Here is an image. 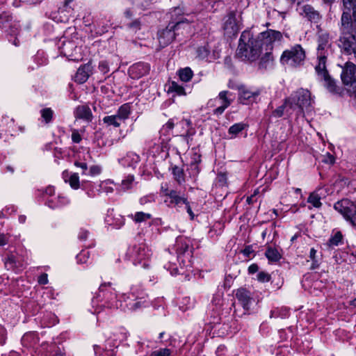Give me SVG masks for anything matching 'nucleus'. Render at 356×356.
I'll list each match as a JSON object with an SVG mask.
<instances>
[{"instance_id": "f257e3e1", "label": "nucleus", "mask_w": 356, "mask_h": 356, "mask_svg": "<svg viewBox=\"0 0 356 356\" xmlns=\"http://www.w3.org/2000/svg\"><path fill=\"white\" fill-rule=\"evenodd\" d=\"M282 39L278 31L268 29L254 38L250 31H244L240 37L237 55L245 60L254 61L258 59L264 49L273 50V43Z\"/></svg>"}, {"instance_id": "f03ea898", "label": "nucleus", "mask_w": 356, "mask_h": 356, "mask_svg": "<svg viewBox=\"0 0 356 356\" xmlns=\"http://www.w3.org/2000/svg\"><path fill=\"white\" fill-rule=\"evenodd\" d=\"M317 42L316 56L318 64L315 67L316 72L318 79L324 82L323 85L329 92L339 93V88L337 86L334 80L330 76L326 70V60L331 47L329 34L327 33H319Z\"/></svg>"}, {"instance_id": "7ed1b4c3", "label": "nucleus", "mask_w": 356, "mask_h": 356, "mask_svg": "<svg viewBox=\"0 0 356 356\" xmlns=\"http://www.w3.org/2000/svg\"><path fill=\"white\" fill-rule=\"evenodd\" d=\"M313 103L311 92L304 88L298 89L286 98V104L289 106L288 111L293 112L298 117L304 116L305 113L311 112Z\"/></svg>"}, {"instance_id": "20e7f679", "label": "nucleus", "mask_w": 356, "mask_h": 356, "mask_svg": "<svg viewBox=\"0 0 356 356\" xmlns=\"http://www.w3.org/2000/svg\"><path fill=\"white\" fill-rule=\"evenodd\" d=\"M116 291L111 287V283H104L99 286V294L92 299V307H95V313H100L102 307L111 309L122 307V303L117 300Z\"/></svg>"}, {"instance_id": "39448f33", "label": "nucleus", "mask_w": 356, "mask_h": 356, "mask_svg": "<svg viewBox=\"0 0 356 356\" xmlns=\"http://www.w3.org/2000/svg\"><path fill=\"white\" fill-rule=\"evenodd\" d=\"M341 28L339 47L346 54L350 55L356 51V31L349 29L347 17L341 19Z\"/></svg>"}, {"instance_id": "423d86ee", "label": "nucleus", "mask_w": 356, "mask_h": 356, "mask_svg": "<svg viewBox=\"0 0 356 356\" xmlns=\"http://www.w3.org/2000/svg\"><path fill=\"white\" fill-rule=\"evenodd\" d=\"M127 255L134 265L140 266L146 268L149 266V259L152 256V250L145 243H141L130 247Z\"/></svg>"}, {"instance_id": "0eeeda50", "label": "nucleus", "mask_w": 356, "mask_h": 356, "mask_svg": "<svg viewBox=\"0 0 356 356\" xmlns=\"http://www.w3.org/2000/svg\"><path fill=\"white\" fill-rule=\"evenodd\" d=\"M191 26L186 19H181L176 22L175 24H169V25L163 30L159 31L158 40L161 47H165L170 44L175 39L176 31L181 29L191 30Z\"/></svg>"}, {"instance_id": "6e6552de", "label": "nucleus", "mask_w": 356, "mask_h": 356, "mask_svg": "<svg viewBox=\"0 0 356 356\" xmlns=\"http://www.w3.org/2000/svg\"><path fill=\"white\" fill-rule=\"evenodd\" d=\"M305 52L300 44H296L283 51L280 63L284 65L296 67L302 64Z\"/></svg>"}, {"instance_id": "1a4fd4ad", "label": "nucleus", "mask_w": 356, "mask_h": 356, "mask_svg": "<svg viewBox=\"0 0 356 356\" xmlns=\"http://www.w3.org/2000/svg\"><path fill=\"white\" fill-rule=\"evenodd\" d=\"M334 208L356 229V204L348 199L337 202Z\"/></svg>"}, {"instance_id": "9d476101", "label": "nucleus", "mask_w": 356, "mask_h": 356, "mask_svg": "<svg viewBox=\"0 0 356 356\" xmlns=\"http://www.w3.org/2000/svg\"><path fill=\"white\" fill-rule=\"evenodd\" d=\"M341 78L346 90L352 93H356V65L347 62L342 70Z\"/></svg>"}, {"instance_id": "9b49d317", "label": "nucleus", "mask_w": 356, "mask_h": 356, "mask_svg": "<svg viewBox=\"0 0 356 356\" xmlns=\"http://www.w3.org/2000/svg\"><path fill=\"white\" fill-rule=\"evenodd\" d=\"M129 296L124 295V300L127 302L126 307L129 310L136 311L145 305L144 293L143 291H138L135 287H132Z\"/></svg>"}, {"instance_id": "f8f14e48", "label": "nucleus", "mask_w": 356, "mask_h": 356, "mask_svg": "<svg viewBox=\"0 0 356 356\" xmlns=\"http://www.w3.org/2000/svg\"><path fill=\"white\" fill-rule=\"evenodd\" d=\"M223 29L228 37L235 36L241 29V22L234 11H231L225 17Z\"/></svg>"}, {"instance_id": "ddd939ff", "label": "nucleus", "mask_w": 356, "mask_h": 356, "mask_svg": "<svg viewBox=\"0 0 356 356\" xmlns=\"http://www.w3.org/2000/svg\"><path fill=\"white\" fill-rule=\"evenodd\" d=\"M161 192L163 194V202L168 207H174L182 204H186V199L181 196L175 190H170L162 186Z\"/></svg>"}, {"instance_id": "4468645a", "label": "nucleus", "mask_w": 356, "mask_h": 356, "mask_svg": "<svg viewBox=\"0 0 356 356\" xmlns=\"http://www.w3.org/2000/svg\"><path fill=\"white\" fill-rule=\"evenodd\" d=\"M230 96L231 93L227 90L221 91L218 94L216 101H218L220 105L214 109V115H220L222 114L225 110L229 106L232 102V99L230 98Z\"/></svg>"}, {"instance_id": "2eb2a0df", "label": "nucleus", "mask_w": 356, "mask_h": 356, "mask_svg": "<svg viewBox=\"0 0 356 356\" xmlns=\"http://www.w3.org/2000/svg\"><path fill=\"white\" fill-rule=\"evenodd\" d=\"M149 70L150 66L149 64L137 63L129 68V72L133 78L136 79L147 74Z\"/></svg>"}, {"instance_id": "dca6fc26", "label": "nucleus", "mask_w": 356, "mask_h": 356, "mask_svg": "<svg viewBox=\"0 0 356 356\" xmlns=\"http://www.w3.org/2000/svg\"><path fill=\"white\" fill-rule=\"evenodd\" d=\"M236 297L244 309L248 310L252 302L250 292L245 289H239L236 293Z\"/></svg>"}, {"instance_id": "f3484780", "label": "nucleus", "mask_w": 356, "mask_h": 356, "mask_svg": "<svg viewBox=\"0 0 356 356\" xmlns=\"http://www.w3.org/2000/svg\"><path fill=\"white\" fill-rule=\"evenodd\" d=\"M92 72V67L90 64L80 67L74 76V81L79 83H85Z\"/></svg>"}, {"instance_id": "a211bd4d", "label": "nucleus", "mask_w": 356, "mask_h": 356, "mask_svg": "<svg viewBox=\"0 0 356 356\" xmlns=\"http://www.w3.org/2000/svg\"><path fill=\"white\" fill-rule=\"evenodd\" d=\"M260 92L258 90L251 91L249 90H243L240 93V101L243 104H248L254 102Z\"/></svg>"}, {"instance_id": "6ab92c4d", "label": "nucleus", "mask_w": 356, "mask_h": 356, "mask_svg": "<svg viewBox=\"0 0 356 356\" xmlns=\"http://www.w3.org/2000/svg\"><path fill=\"white\" fill-rule=\"evenodd\" d=\"M69 202L70 201L66 197L58 195L56 197L49 199L46 204L49 208L55 209L67 205Z\"/></svg>"}, {"instance_id": "aec40b11", "label": "nucleus", "mask_w": 356, "mask_h": 356, "mask_svg": "<svg viewBox=\"0 0 356 356\" xmlns=\"http://www.w3.org/2000/svg\"><path fill=\"white\" fill-rule=\"evenodd\" d=\"M74 116L76 118L90 121L92 115L90 108L88 106L81 105L79 106L76 108L74 111Z\"/></svg>"}, {"instance_id": "412c9836", "label": "nucleus", "mask_w": 356, "mask_h": 356, "mask_svg": "<svg viewBox=\"0 0 356 356\" xmlns=\"http://www.w3.org/2000/svg\"><path fill=\"white\" fill-rule=\"evenodd\" d=\"M264 54L261 58L259 63V67L261 69H267L273 65L274 57L272 54V50L264 49Z\"/></svg>"}, {"instance_id": "4be33fe9", "label": "nucleus", "mask_w": 356, "mask_h": 356, "mask_svg": "<svg viewBox=\"0 0 356 356\" xmlns=\"http://www.w3.org/2000/svg\"><path fill=\"white\" fill-rule=\"evenodd\" d=\"M322 189L318 188L314 192L312 193L308 199L307 202L311 204L315 208H320L322 205L321 200L323 196Z\"/></svg>"}, {"instance_id": "5701e85b", "label": "nucleus", "mask_w": 356, "mask_h": 356, "mask_svg": "<svg viewBox=\"0 0 356 356\" xmlns=\"http://www.w3.org/2000/svg\"><path fill=\"white\" fill-rule=\"evenodd\" d=\"M302 12L305 17L311 22H318L320 19L319 13L310 5H305L302 7Z\"/></svg>"}, {"instance_id": "b1692460", "label": "nucleus", "mask_w": 356, "mask_h": 356, "mask_svg": "<svg viewBox=\"0 0 356 356\" xmlns=\"http://www.w3.org/2000/svg\"><path fill=\"white\" fill-rule=\"evenodd\" d=\"M140 161V156L134 153V152H129L126 156L122 158L120 162L123 165H127V166H134L135 164L138 163Z\"/></svg>"}, {"instance_id": "393cba45", "label": "nucleus", "mask_w": 356, "mask_h": 356, "mask_svg": "<svg viewBox=\"0 0 356 356\" xmlns=\"http://www.w3.org/2000/svg\"><path fill=\"white\" fill-rule=\"evenodd\" d=\"M265 256L270 262H277L282 258V254L280 252L275 248L268 247L266 252Z\"/></svg>"}, {"instance_id": "a878e982", "label": "nucleus", "mask_w": 356, "mask_h": 356, "mask_svg": "<svg viewBox=\"0 0 356 356\" xmlns=\"http://www.w3.org/2000/svg\"><path fill=\"white\" fill-rule=\"evenodd\" d=\"M4 264L8 270L18 271L20 270L19 264H17L16 258L14 255H8L5 258Z\"/></svg>"}, {"instance_id": "bb28decb", "label": "nucleus", "mask_w": 356, "mask_h": 356, "mask_svg": "<svg viewBox=\"0 0 356 356\" xmlns=\"http://www.w3.org/2000/svg\"><path fill=\"white\" fill-rule=\"evenodd\" d=\"M288 108H289V106L286 104V99H285L284 104H282V106L277 107L275 110H274L273 111L272 115L273 117L280 118L284 115V112L289 115H291L294 114L293 112L289 111Z\"/></svg>"}, {"instance_id": "cd10ccee", "label": "nucleus", "mask_w": 356, "mask_h": 356, "mask_svg": "<svg viewBox=\"0 0 356 356\" xmlns=\"http://www.w3.org/2000/svg\"><path fill=\"white\" fill-rule=\"evenodd\" d=\"M129 114H130V106L127 104H124L123 105H122L116 115L119 118V119L121 120V121H124V120L127 119L129 116Z\"/></svg>"}, {"instance_id": "c85d7f7f", "label": "nucleus", "mask_w": 356, "mask_h": 356, "mask_svg": "<svg viewBox=\"0 0 356 356\" xmlns=\"http://www.w3.org/2000/svg\"><path fill=\"white\" fill-rule=\"evenodd\" d=\"M102 120L108 126H113L114 127H119L122 122L116 114L105 116Z\"/></svg>"}, {"instance_id": "c756f323", "label": "nucleus", "mask_w": 356, "mask_h": 356, "mask_svg": "<svg viewBox=\"0 0 356 356\" xmlns=\"http://www.w3.org/2000/svg\"><path fill=\"white\" fill-rule=\"evenodd\" d=\"M245 127V124L244 123H236L231 126L228 130L229 135L231 136V138H235L240 132H241Z\"/></svg>"}, {"instance_id": "7c9ffc66", "label": "nucleus", "mask_w": 356, "mask_h": 356, "mask_svg": "<svg viewBox=\"0 0 356 356\" xmlns=\"http://www.w3.org/2000/svg\"><path fill=\"white\" fill-rule=\"evenodd\" d=\"M342 234L340 232H337V233H335L334 236H332L330 238V239L327 242V245L330 248L337 246L342 242Z\"/></svg>"}, {"instance_id": "2f4dec72", "label": "nucleus", "mask_w": 356, "mask_h": 356, "mask_svg": "<svg viewBox=\"0 0 356 356\" xmlns=\"http://www.w3.org/2000/svg\"><path fill=\"white\" fill-rule=\"evenodd\" d=\"M168 92H175L177 95H186L185 90L184 87L179 84H178L175 81H172L168 87Z\"/></svg>"}, {"instance_id": "473e14b6", "label": "nucleus", "mask_w": 356, "mask_h": 356, "mask_svg": "<svg viewBox=\"0 0 356 356\" xmlns=\"http://www.w3.org/2000/svg\"><path fill=\"white\" fill-rule=\"evenodd\" d=\"M130 216L136 222H145L152 218L150 213L142 211L136 212L135 214H131Z\"/></svg>"}, {"instance_id": "72a5a7b5", "label": "nucleus", "mask_w": 356, "mask_h": 356, "mask_svg": "<svg viewBox=\"0 0 356 356\" xmlns=\"http://www.w3.org/2000/svg\"><path fill=\"white\" fill-rule=\"evenodd\" d=\"M193 71L189 67H185L179 71V79L184 82L189 81L193 76Z\"/></svg>"}, {"instance_id": "f704fd0d", "label": "nucleus", "mask_w": 356, "mask_h": 356, "mask_svg": "<svg viewBox=\"0 0 356 356\" xmlns=\"http://www.w3.org/2000/svg\"><path fill=\"white\" fill-rule=\"evenodd\" d=\"M73 1L74 0H65L63 6L62 7L59 8V9H58L59 13H67V15H65L66 19H67L69 16H71L73 13L74 9L70 6V3Z\"/></svg>"}, {"instance_id": "c9c22d12", "label": "nucleus", "mask_w": 356, "mask_h": 356, "mask_svg": "<svg viewBox=\"0 0 356 356\" xmlns=\"http://www.w3.org/2000/svg\"><path fill=\"white\" fill-rule=\"evenodd\" d=\"M40 114L44 122L48 124L52 120L54 111L50 108H45L40 111Z\"/></svg>"}, {"instance_id": "e433bc0d", "label": "nucleus", "mask_w": 356, "mask_h": 356, "mask_svg": "<svg viewBox=\"0 0 356 356\" xmlns=\"http://www.w3.org/2000/svg\"><path fill=\"white\" fill-rule=\"evenodd\" d=\"M95 353L97 356H115V354L113 350H104L100 346L95 345L94 346Z\"/></svg>"}, {"instance_id": "4c0bfd02", "label": "nucleus", "mask_w": 356, "mask_h": 356, "mask_svg": "<svg viewBox=\"0 0 356 356\" xmlns=\"http://www.w3.org/2000/svg\"><path fill=\"white\" fill-rule=\"evenodd\" d=\"M11 20L12 17L9 14L6 13L0 14V29H6L10 26Z\"/></svg>"}, {"instance_id": "58836bf2", "label": "nucleus", "mask_w": 356, "mask_h": 356, "mask_svg": "<svg viewBox=\"0 0 356 356\" xmlns=\"http://www.w3.org/2000/svg\"><path fill=\"white\" fill-rule=\"evenodd\" d=\"M317 251L314 248H311L309 251V259L312 260V265L310 269L314 270L318 268L319 266V261L316 258Z\"/></svg>"}, {"instance_id": "ea45409f", "label": "nucleus", "mask_w": 356, "mask_h": 356, "mask_svg": "<svg viewBox=\"0 0 356 356\" xmlns=\"http://www.w3.org/2000/svg\"><path fill=\"white\" fill-rule=\"evenodd\" d=\"M134 180V177L133 175H128L126 177V179H124L122 181V183L120 185V190L122 191L123 192H124L127 190L129 189L131 187Z\"/></svg>"}, {"instance_id": "a19ab883", "label": "nucleus", "mask_w": 356, "mask_h": 356, "mask_svg": "<svg viewBox=\"0 0 356 356\" xmlns=\"http://www.w3.org/2000/svg\"><path fill=\"white\" fill-rule=\"evenodd\" d=\"M172 174L175 177V179L179 184L184 181V171L181 168L177 166L174 167L172 168Z\"/></svg>"}, {"instance_id": "79ce46f5", "label": "nucleus", "mask_w": 356, "mask_h": 356, "mask_svg": "<svg viewBox=\"0 0 356 356\" xmlns=\"http://www.w3.org/2000/svg\"><path fill=\"white\" fill-rule=\"evenodd\" d=\"M209 55V48L208 45H204L197 49V56L200 59L208 58Z\"/></svg>"}, {"instance_id": "37998d69", "label": "nucleus", "mask_w": 356, "mask_h": 356, "mask_svg": "<svg viewBox=\"0 0 356 356\" xmlns=\"http://www.w3.org/2000/svg\"><path fill=\"white\" fill-rule=\"evenodd\" d=\"M65 181H68L70 186L74 189H77L79 188V177L77 173L71 174L69 179H65Z\"/></svg>"}, {"instance_id": "c03bdc74", "label": "nucleus", "mask_w": 356, "mask_h": 356, "mask_svg": "<svg viewBox=\"0 0 356 356\" xmlns=\"http://www.w3.org/2000/svg\"><path fill=\"white\" fill-rule=\"evenodd\" d=\"M344 16L348 18L349 29L356 31V15L353 16V19H352L350 13L347 11H343L341 19H343Z\"/></svg>"}, {"instance_id": "a18cd8bd", "label": "nucleus", "mask_w": 356, "mask_h": 356, "mask_svg": "<svg viewBox=\"0 0 356 356\" xmlns=\"http://www.w3.org/2000/svg\"><path fill=\"white\" fill-rule=\"evenodd\" d=\"M42 356H65L58 347L52 346Z\"/></svg>"}, {"instance_id": "49530a36", "label": "nucleus", "mask_w": 356, "mask_h": 356, "mask_svg": "<svg viewBox=\"0 0 356 356\" xmlns=\"http://www.w3.org/2000/svg\"><path fill=\"white\" fill-rule=\"evenodd\" d=\"M113 182L111 180H106L100 184V188L103 192H105L106 193H111L113 192Z\"/></svg>"}, {"instance_id": "de8ad7c7", "label": "nucleus", "mask_w": 356, "mask_h": 356, "mask_svg": "<svg viewBox=\"0 0 356 356\" xmlns=\"http://www.w3.org/2000/svg\"><path fill=\"white\" fill-rule=\"evenodd\" d=\"M109 225L112 226L113 228L120 229L124 225V219L122 216L118 215L114 218L113 222H110Z\"/></svg>"}, {"instance_id": "09e8293b", "label": "nucleus", "mask_w": 356, "mask_h": 356, "mask_svg": "<svg viewBox=\"0 0 356 356\" xmlns=\"http://www.w3.org/2000/svg\"><path fill=\"white\" fill-rule=\"evenodd\" d=\"M74 45L71 42H63V47L60 48L61 53L65 56H71L72 54L70 50L74 48Z\"/></svg>"}, {"instance_id": "8fccbe9b", "label": "nucleus", "mask_w": 356, "mask_h": 356, "mask_svg": "<svg viewBox=\"0 0 356 356\" xmlns=\"http://www.w3.org/2000/svg\"><path fill=\"white\" fill-rule=\"evenodd\" d=\"M171 351L168 348H161L152 353L150 356H170Z\"/></svg>"}, {"instance_id": "3c124183", "label": "nucleus", "mask_w": 356, "mask_h": 356, "mask_svg": "<svg viewBox=\"0 0 356 356\" xmlns=\"http://www.w3.org/2000/svg\"><path fill=\"white\" fill-rule=\"evenodd\" d=\"M154 201H155L154 195H152V194H149V195H145V196L142 197L140 199L139 202H140V204L145 205V204H147L148 203L153 202Z\"/></svg>"}, {"instance_id": "603ef678", "label": "nucleus", "mask_w": 356, "mask_h": 356, "mask_svg": "<svg viewBox=\"0 0 356 356\" xmlns=\"http://www.w3.org/2000/svg\"><path fill=\"white\" fill-rule=\"evenodd\" d=\"M88 258V252L83 250L81 251L77 256L76 259L77 262L80 264H84L87 261Z\"/></svg>"}, {"instance_id": "864d4df0", "label": "nucleus", "mask_w": 356, "mask_h": 356, "mask_svg": "<svg viewBox=\"0 0 356 356\" xmlns=\"http://www.w3.org/2000/svg\"><path fill=\"white\" fill-rule=\"evenodd\" d=\"M189 170V174L191 176L196 177L200 172V168L198 164H189V168L188 169Z\"/></svg>"}, {"instance_id": "5fc2aeb1", "label": "nucleus", "mask_w": 356, "mask_h": 356, "mask_svg": "<svg viewBox=\"0 0 356 356\" xmlns=\"http://www.w3.org/2000/svg\"><path fill=\"white\" fill-rule=\"evenodd\" d=\"M270 276L268 273L265 272H259L257 274V280L261 282H266L270 280Z\"/></svg>"}, {"instance_id": "6e6d98bb", "label": "nucleus", "mask_w": 356, "mask_h": 356, "mask_svg": "<svg viewBox=\"0 0 356 356\" xmlns=\"http://www.w3.org/2000/svg\"><path fill=\"white\" fill-rule=\"evenodd\" d=\"M99 70L103 74H106L109 71L108 63L105 60H102L99 64Z\"/></svg>"}, {"instance_id": "4d7b16f0", "label": "nucleus", "mask_w": 356, "mask_h": 356, "mask_svg": "<svg viewBox=\"0 0 356 356\" xmlns=\"http://www.w3.org/2000/svg\"><path fill=\"white\" fill-rule=\"evenodd\" d=\"M82 138L79 131L76 129L72 131V140L75 143H79L81 142Z\"/></svg>"}, {"instance_id": "13d9d810", "label": "nucleus", "mask_w": 356, "mask_h": 356, "mask_svg": "<svg viewBox=\"0 0 356 356\" xmlns=\"http://www.w3.org/2000/svg\"><path fill=\"white\" fill-rule=\"evenodd\" d=\"M201 162V155L197 152H194L191 156L190 163L199 164Z\"/></svg>"}, {"instance_id": "bf43d9fd", "label": "nucleus", "mask_w": 356, "mask_h": 356, "mask_svg": "<svg viewBox=\"0 0 356 356\" xmlns=\"http://www.w3.org/2000/svg\"><path fill=\"white\" fill-rule=\"evenodd\" d=\"M129 27L134 32H136L138 30L140 29V23L138 20H135L134 22L129 24Z\"/></svg>"}, {"instance_id": "052dcab7", "label": "nucleus", "mask_w": 356, "mask_h": 356, "mask_svg": "<svg viewBox=\"0 0 356 356\" xmlns=\"http://www.w3.org/2000/svg\"><path fill=\"white\" fill-rule=\"evenodd\" d=\"M90 175H97L101 172V168L98 165H92L90 168Z\"/></svg>"}, {"instance_id": "680f3d73", "label": "nucleus", "mask_w": 356, "mask_h": 356, "mask_svg": "<svg viewBox=\"0 0 356 356\" xmlns=\"http://www.w3.org/2000/svg\"><path fill=\"white\" fill-rule=\"evenodd\" d=\"M38 282L40 284H47L48 283V275L47 273H42L38 277Z\"/></svg>"}, {"instance_id": "e2e57ef3", "label": "nucleus", "mask_w": 356, "mask_h": 356, "mask_svg": "<svg viewBox=\"0 0 356 356\" xmlns=\"http://www.w3.org/2000/svg\"><path fill=\"white\" fill-rule=\"evenodd\" d=\"M226 347L224 345H220L216 351V356H225Z\"/></svg>"}, {"instance_id": "0e129e2a", "label": "nucleus", "mask_w": 356, "mask_h": 356, "mask_svg": "<svg viewBox=\"0 0 356 356\" xmlns=\"http://www.w3.org/2000/svg\"><path fill=\"white\" fill-rule=\"evenodd\" d=\"M88 235H89V232L87 230L81 229L79 233L78 237L81 241H84V240L87 239V238L88 237Z\"/></svg>"}, {"instance_id": "69168bd1", "label": "nucleus", "mask_w": 356, "mask_h": 356, "mask_svg": "<svg viewBox=\"0 0 356 356\" xmlns=\"http://www.w3.org/2000/svg\"><path fill=\"white\" fill-rule=\"evenodd\" d=\"M74 165L76 167L80 168H81L83 170L82 174H83V175L86 174V171H87V169H88V165H87V164L86 163L76 161L74 163Z\"/></svg>"}, {"instance_id": "338daca9", "label": "nucleus", "mask_w": 356, "mask_h": 356, "mask_svg": "<svg viewBox=\"0 0 356 356\" xmlns=\"http://www.w3.org/2000/svg\"><path fill=\"white\" fill-rule=\"evenodd\" d=\"M241 252L247 257H250L251 254L253 253V249L252 246H246Z\"/></svg>"}, {"instance_id": "774afa93", "label": "nucleus", "mask_w": 356, "mask_h": 356, "mask_svg": "<svg viewBox=\"0 0 356 356\" xmlns=\"http://www.w3.org/2000/svg\"><path fill=\"white\" fill-rule=\"evenodd\" d=\"M258 270H259V267L255 264H251L248 267V272H249V273H251V274L255 273L256 272L258 271Z\"/></svg>"}]
</instances>
